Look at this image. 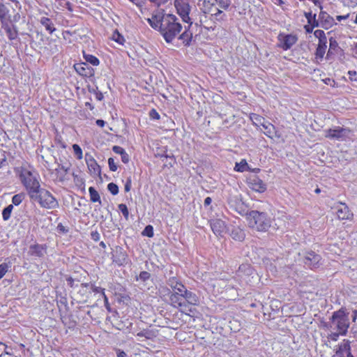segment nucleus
Returning <instances> with one entry per match:
<instances>
[{
	"mask_svg": "<svg viewBox=\"0 0 357 357\" xmlns=\"http://www.w3.org/2000/svg\"><path fill=\"white\" fill-rule=\"evenodd\" d=\"M160 26V34L167 43H171L182 30L178 18L172 14H163Z\"/></svg>",
	"mask_w": 357,
	"mask_h": 357,
	"instance_id": "f257e3e1",
	"label": "nucleus"
},
{
	"mask_svg": "<svg viewBox=\"0 0 357 357\" xmlns=\"http://www.w3.org/2000/svg\"><path fill=\"white\" fill-rule=\"evenodd\" d=\"M242 216H245L249 227L258 231H266L271 227V220L266 213L258 211H239Z\"/></svg>",
	"mask_w": 357,
	"mask_h": 357,
	"instance_id": "f03ea898",
	"label": "nucleus"
},
{
	"mask_svg": "<svg viewBox=\"0 0 357 357\" xmlns=\"http://www.w3.org/2000/svg\"><path fill=\"white\" fill-rule=\"evenodd\" d=\"M330 320L333 324L334 330L340 331L342 336L347 334L350 321L349 312L346 307H341L340 310L333 312Z\"/></svg>",
	"mask_w": 357,
	"mask_h": 357,
	"instance_id": "7ed1b4c3",
	"label": "nucleus"
},
{
	"mask_svg": "<svg viewBox=\"0 0 357 357\" xmlns=\"http://www.w3.org/2000/svg\"><path fill=\"white\" fill-rule=\"evenodd\" d=\"M30 199L38 203L40 207L46 209H55L59 207L57 199L45 188H39L30 197Z\"/></svg>",
	"mask_w": 357,
	"mask_h": 357,
	"instance_id": "20e7f679",
	"label": "nucleus"
},
{
	"mask_svg": "<svg viewBox=\"0 0 357 357\" xmlns=\"http://www.w3.org/2000/svg\"><path fill=\"white\" fill-rule=\"evenodd\" d=\"M20 177L29 197L40 188V185L36 176L31 171L23 168Z\"/></svg>",
	"mask_w": 357,
	"mask_h": 357,
	"instance_id": "39448f33",
	"label": "nucleus"
},
{
	"mask_svg": "<svg viewBox=\"0 0 357 357\" xmlns=\"http://www.w3.org/2000/svg\"><path fill=\"white\" fill-rule=\"evenodd\" d=\"M350 132L351 130L349 128L337 126L327 130L326 137L330 139L343 141L349 137Z\"/></svg>",
	"mask_w": 357,
	"mask_h": 357,
	"instance_id": "423d86ee",
	"label": "nucleus"
},
{
	"mask_svg": "<svg viewBox=\"0 0 357 357\" xmlns=\"http://www.w3.org/2000/svg\"><path fill=\"white\" fill-rule=\"evenodd\" d=\"M174 6L183 22L187 23L192 22L189 17L190 6L187 0H175Z\"/></svg>",
	"mask_w": 357,
	"mask_h": 357,
	"instance_id": "0eeeda50",
	"label": "nucleus"
},
{
	"mask_svg": "<svg viewBox=\"0 0 357 357\" xmlns=\"http://www.w3.org/2000/svg\"><path fill=\"white\" fill-rule=\"evenodd\" d=\"M352 342L347 339H344L339 343L335 349V354L337 357H355L351 352Z\"/></svg>",
	"mask_w": 357,
	"mask_h": 357,
	"instance_id": "6e6552de",
	"label": "nucleus"
},
{
	"mask_svg": "<svg viewBox=\"0 0 357 357\" xmlns=\"http://www.w3.org/2000/svg\"><path fill=\"white\" fill-rule=\"evenodd\" d=\"M249 188L252 190L262 193L266 190V184L257 175H250L247 178Z\"/></svg>",
	"mask_w": 357,
	"mask_h": 357,
	"instance_id": "1a4fd4ad",
	"label": "nucleus"
},
{
	"mask_svg": "<svg viewBox=\"0 0 357 357\" xmlns=\"http://www.w3.org/2000/svg\"><path fill=\"white\" fill-rule=\"evenodd\" d=\"M113 262L118 266H123L128 262V256L126 250L120 246H116L112 255Z\"/></svg>",
	"mask_w": 357,
	"mask_h": 357,
	"instance_id": "9d476101",
	"label": "nucleus"
},
{
	"mask_svg": "<svg viewBox=\"0 0 357 357\" xmlns=\"http://www.w3.org/2000/svg\"><path fill=\"white\" fill-rule=\"evenodd\" d=\"M297 37L291 34H280L278 40L280 44L278 46L284 50L290 49L297 41Z\"/></svg>",
	"mask_w": 357,
	"mask_h": 357,
	"instance_id": "9b49d317",
	"label": "nucleus"
},
{
	"mask_svg": "<svg viewBox=\"0 0 357 357\" xmlns=\"http://www.w3.org/2000/svg\"><path fill=\"white\" fill-rule=\"evenodd\" d=\"M333 209L335 210V213L339 220H349L353 216L349 207L344 203H337V205L333 207Z\"/></svg>",
	"mask_w": 357,
	"mask_h": 357,
	"instance_id": "f8f14e48",
	"label": "nucleus"
},
{
	"mask_svg": "<svg viewBox=\"0 0 357 357\" xmlns=\"http://www.w3.org/2000/svg\"><path fill=\"white\" fill-rule=\"evenodd\" d=\"M75 71L82 77H91L94 76V69L89 66L87 63L80 62L74 65Z\"/></svg>",
	"mask_w": 357,
	"mask_h": 357,
	"instance_id": "ddd939ff",
	"label": "nucleus"
},
{
	"mask_svg": "<svg viewBox=\"0 0 357 357\" xmlns=\"http://www.w3.org/2000/svg\"><path fill=\"white\" fill-rule=\"evenodd\" d=\"M188 27H185V31L178 36V39L181 40L185 47H189L193 38V22H188Z\"/></svg>",
	"mask_w": 357,
	"mask_h": 357,
	"instance_id": "4468645a",
	"label": "nucleus"
},
{
	"mask_svg": "<svg viewBox=\"0 0 357 357\" xmlns=\"http://www.w3.org/2000/svg\"><path fill=\"white\" fill-rule=\"evenodd\" d=\"M183 298H184V304L185 306H183L184 310H189L191 312L190 309H188L189 305H197L199 304V298L198 296L190 291H187L183 294Z\"/></svg>",
	"mask_w": 357,
	"mask_h": 357,
	"instance_id": "2eb2a0df",
	"label": "nucleus"
},
{
	"mask_svg": "<svg viewBox=\"0 0 357 357\" xmlns=\"http://www.w3.org/2000/svg\"><path fill=\"white\" fill-rule=\"evenodd\" d=\"M212 231L216 236H222L226 230L225 222L220 219H213L210 221Z\"/></svg>",
	"mask_w": 357,
	"mask_h": 357,
	"instance_id": "dca6fc26",
	"label": "nucleus"
},
{
	"mask_svg": "<svg viewBox=\"0 0 357 357\" xmlns=\"http://www.w3.org/2000/svg\"><path fill=\"white\" fill-rule=\"evenodd\" d=\"M321 259V257L319 255L311 251L306 254L304 257L303 262L311 268H314L319 264Z\"/></svg>",
	"mask_w": 357,
	"mask_h": 357,
	"instance_id": "f3484780",
	"label": "nucleus"
},
{
	"mask_svg": "<svg viewBox=\"0 0 357 357\" xmlns=\"http://www.w3.org/2000/svg\"><path fill=\"white\" fill-rule=\"evenodd\" d=\"M85 160L88 167V169L91 173L95 175H100L101 172L100 167L97 163L96 160L89 154L86 153L85 155Z\"/></svg>",
	"mask_w": 357,
	"mask_h": 357,
	"instance_id": "a211bd4d",
	"label": "nucleus"
},
{
	"mask_svg": "<svg viewBox=\"0 0 357 357\" xmlns=\"http://www.w3.org/2000/svg\"><path fill=\"white\" fill-rule=\"evenodd\" d=\"M29 255L31 256L43 257L46 253V245L34 244L29 246Z\"/></svg>",
	"mask_w": 357,
	"mask_h": 357,
	"instance_id": "6ab92c4d",
	"label": "nucleus"
},
{
	"mask_svg": "<svg viewBox=\"0 0 357 357\" xmlns=\"http://www.w3.org/2000/svg\"><path fill=\"white\" fill-rule=\"evenodd\" d=\"M169 301H170V303L171 305L174 307H181V311L183 312L184 310H183V306H185V304H184V298H183V296H180V295H178L175 293H171L170 296H169Z\"/></svg>",
	"mask_w": 357,
	"mask_h": 357,
	"instance_id": "aec40b11",
	"label": "nucleus"
},
{
	"mask_svg": "<svg viewBox=\"0 0 357 357\" xmlns=\"http://www.w3.org/2000/svg\"><path fill=\"white\" fill-rule=\"evenodd\" d=\"M163 14L164 13H158L157 15H153L151 18L148 20L150 26L154 29L158 30L159 32H160V24L162 20H163Z\"/></svg>",
	"mask_w": 357,
	"mask_h": 357,
	"instance_id": "412c9836",
	"label": "nucleus"
},
{
	"mask_svg": "<svg viewBox=\"0 0 357 357\" xmlns=\"http://www.w3.org/2000/svg\"><path fill=\"white\" fill-rule=\"evenodd\" d=\"M319 19L321 21L322 27L325 29H328L333 24L334 20L332 17H331L327 13L321 11L319 15Z\"/></svg>",
	"mask_w": 357,
	"mask_h": 357,
	"instance_id": "4be33fe9",
	"label": "nucleus"
},
{
	"mask_svg": "<svg viewBox=\"0 0 357 357\" xmlns=\"http://www.w3.org/2000/svg\"><path fill=\"white\" fill-rule=\"evenodd\" d=\"M229 234L234 240L238 241H243L245 236L244 231L239 227H233Z\"/></svg>",
	"mask_w": 357,
	"mask_h": 357,
	"instance_id": "5701e85b",
	"label": "nucleus"
},
{
	"mask_svg": "<svg viewBox=\"0 0 357 357\" xmlns=\"http://www.w3.org/2000/svg\"><path fill=\"white\" fill-rule=\"evenodd\" d=\"M3 28L4 29L9 40H13L17 38L18 33L15 25L10 26L8 24H6L3 26Z\"/></svg>",
	"mask_w": 357,
	"mask_h": 357,
	"instance_id": "b1692460",
	"label": "nucleus"
},
{
	"mask_svg": "<svg viewBox=\"0 0 357 357\" xmlns=\"http://www.w3.org/2000/svg\"><path fill=\"white\" fill-rule=\"evenodd\" d=\"M40 23L45 27V29L50 33H52L56 31V28L54 27L52 21L48 17H42L40 20Z\"/></svg>",
	"mask_w": 357,
	"mask_h": 357,
	"instance_id": "393cba45",
	"label": "nucleus"
},
{
	"mask_svg": "<svg viewBox=\"0 0 357 357\" xmlns=\"http://www.w3.org/2000/svg\"><path fill=\"white\" fill-rule=\"evenodd\" d=\"M218 0H204L203 7L202 8L203 13L205 14L212 13L214 10V6L217 4Z\"/></svg>",
	"mask_w": 357,
	"mask_h": 357,
	"instance_id": "a878e982",
	"label": "nucleus"
},
{
	"mask_svg": "<svg viewBox=\"0 0 357 357\" xmlns=\"http://www.w3.org/2000/svg\"><path fill=\"white\" fill-rule=\"evenodd\" d=\"M340 47L338 45L337 42L335 38L331 37L329 39V49L326 55V58L328 59L331 54H333L335 53H337Z\"/></svg>",
	"mask_w": 357,
	"mask_h": 357,
	"instance_id": "bb28decb",
	"label": "nucleus"
},
{
	"mask_svg": "<svg viewBox=\"0 0 357 357\" xmlns=\"http://www.w3.org/2000/svg\"><path fill=\"white\" fill-rule=\"evenodd\" d=\"M305 17L307 20V23L312 26V27L319 26V21L316 19V14H312V12L305 13Z\"/></svg>",
	"mask_w": 357,
	"mask_h": 357,
	"instance_id": "cd10ccee",
	"label": "nucleus"
},
{
	"mask_svg": "<svg viewBox=\"0 0 357 357\" xmlns=\"http://www.w3.org/2000/svg\"><path fill=\"white\" fill-rule=\"evenodd\" d=\"M83 56L86 61L85 63H87L88 64L91 63V65H93L94 66H97L100 63L99 59L93 55L86 54L85 52H84Z\"/></svg>",
	"mask_w": 357,
	"mask_h": 357,
	"instance_id": "c85d7f7f",
	"label": "nucleus"
},
{
	"mask_svg": "<svg viewBox=\"0 0 357 357\" xmlns=\"http://www.w3.org/2000/svg\"><path fill=\"white\" fill-rule=\"evenodd\" d=\"M89 192L90 195V200L92 202H98L100 204H101L100 197L98 191L93 187H90L89 188Z\"/></svg>",
	"mask_w": 357,
	"mask_h": 357,
	"instance_id": "c756f323",
	"label": "nucleus"
},
{
	"mask_svg": "<svg viewBox=\"0 0 357 357\" xmlns=\"http://www.w3.org/2000/svg\"><path fill=\"white\" fill-rule=\"evenodd\" d=\"M234 169L236 172H243L244 171H246L248 169H250V167L248 166V164L247 163L245 160H242L240 162H236Z\"/></svg>",
	"mask_w": 357,
	"mask_h": 357,
	"instance_id": "7c9ffc66",
	"label": "nucleus"
},
{
	"mask_svg": "<svg viewBox=\"0 0 357 357\" xmlns=\"http://www.w3.org/2000/svg\"><path fill=\"white\" fill-rule=\"evenodd\" d=\"M252 272V268L250 265L247 264H243L239 266L238 269V273H243L245 275H251Z\"/></svg>",
	"mask_w": 357,
	"mask_h": 357,
	"instance_id": "2f4dec72",
	"label": "nucleus"
},
{
	"mask_svg": "<svg viewBox=\"0 0 357 357\" xmlns=\"http://www.w3.org/2000/svg\"><path fill=\"white\" fill-rule=\"evenodd\" d=\"M263 128H264V134L270 137H273V135L275 133V127L273 124L268 123V124H262Z\"/></svg>",
	"mask_w": 357,
	"mask_h": 357,
	"instance_id": "473e14b6",
	"label": "nucleus"
},
{
	"mask_svg": "<svg viewBox=\"0 0 357 357\" xmlns=\"http://www.w3.org/2000/svg\"><path fill=\"white\" fill-rule=\"evenodd\" d=\"M112 39L120 45H123L126 41L124 37L117 30L114 31Z\"/></svg>",
	"mask_w": 357,
	"mask_h": 357,
	"instance_id": "72a5a7b5",
	"label": "nucleus"
},
{
	"mask_svg": "<svg viewBox=\"0 0 357 357\" xmlns=\"http://www.w3.org/2000/svg\"><path fill=\"white\" fill-rule=\"evenodd\" d=\"M13 209V205L9 204L6 207H5L2 211V217L3 220H8L10 218V214Z\"/></svg>",
	"mask_w": 357,
	"mask_h": 357,
	"instance_id": "f704fd0d",
	"label": "nucleus"
},
{
	"mask_svg": "<svg viewBox=\"0 0 357 357\" xmlns=\"http://www.w3.org/2000/svg\"><path fill=\"white\" fill-rule=\"evenodd\" d=\"M9 13L8 8L6 7V6L4 4V3L2 1L0 3V20L3 21L5 20Z\"/></svg>",
	"mask_w": 357,
	"mask_h": 357,
	"instance_id": "c9c22d12",
	"label": "nucleus"
},
{
	"mask_svg": "<svg viewBox=\"0 0 357 357\" xmlns=\"http://www.w3.org/2000/svg\"><path fill=\"white\" fill-rule=\"evenodd\" d=\"M215 12L212 13L211 15L215 17V20L224 21L226 20V15L219 8H215Z\"/></svg>",
	"mask_w": 357,
	"mask_h": 357,
	"instance_id": "e433bc0d",
	"label": "nucleus"
},
{
	"mask_svg": "<svg viewBox=\"0 0 357 357\" xmlns=\"http://www.w3.org/2000/svg\"><path fill=\"white\" fill-rule=\"evenodd\" d=\"M25 195L24 193H19L15 195L12 198L13 205L18 206L20 205L22 201L24 199Z\"/></svg>",
	"mask_w": 357,
	"mask_h": 357,
	"instance_id": "4c0bfd02",
	"label": "nucleus"
},
{
	"mask_svg": "<svg viewBox=\"0 0 357 357\" xmlns=\"http://www.w3.org/2000/svg\"><path fill=\"white\" fill-rule=\"evenodd\" d=\"M188 291L186 287L182 284L179 283L178 287H176L174 290L173 293H175L180 296H183V294Z\"/></svg>",
	"mask_w": 357,
	"mask_h": 357,
	"instance_id": "58836bf2",
	"label": "nucleus"
},
{
	"mask_svg": "<svg viewBox=\"0 0 357 357\" xmlns=\"http://www.w3.org/2000/svg\"><path fill=\"white\" fill-rule=\"evenodd\" d=\"M142 234L143 236H147L149 238L153 237V234H154L153 226H151L150 225L146 226Z\"/></svg>",
	"mask_w": 357,
	"mask_h": 357,
	"instance_id": "ea45409f",
	"label": "nucleus"
},
{
	"mask_svg": "<svg viewBox=\"0 0 357 357\" xmlns=\"http://www.w3.org/2000/svg\"><path fill=\"white\" fill-rule=\"evenodd\" d=\"M151 278V274L147 271H142L138 276H136V280L146 282Z\"/></svg>",
	"mask_w": 357,
	"mask_h": 357,
	"instance_id": "a19ab883",
	"label": "nucleus"
},
{
	"mask_svg": "<svg viewBox=\"0 0 357 357\" xmlns=\"http://www.w3.org/2000/svg\"><path fill=\"white\" fill-rule=\"evenodd\" d=\"M326 48L317 46L315 52L316 59L321 60L326 53Z\"/></svg>",
	"mask_w": 357,
	"mask_h": 357,
	"instance_id": "79ce46f5",
	"label": "nucleus"
},
{
	"mask_svg": "<svg viewBox=\"0 0 357 357\" xmlns=\"http://www.w3.org/2000/svg\"><path fill=\"white\" fill-rule=\"evenodd\" d=\"M118 208L119 211L122 213L125 219L128 220L129 217V211L127 206L125 204H119Z\"/></svg>",
	"mask_w": 357,
	"mask_h": 357,
	"instance_id": "37998d69",
	"label": "nucleus"
},
{
	"mask_svg": "<svg viewBox=\"0 0 357 357\" xmlns=\"http://www.w3.org/2000/svg\"><path fill=\"white\" fill-rule=\"evenodd\" d=\"M107 190L111 192L113 195H116L119 193V187L114 183H109L107 185Z\"/></svg>",
	"mask_w": 357,
	"mask_h": 357,
	"instance_id": "c03bdc74",
	"label": "nucleus"
},
{
	"mask_svg": "<svg viewBox=\"0 0 357 357\" xmlns=\"http://www.w3.org/2000/svg\"><path fill=\"white\" fill-rule=\"evenodd\" d=\"M217 4H218L220 8L227 10L231 4L230 0H218Z\"/></svg>",
	"mask_w": 357,
	"mask_h": 357,
	"instance_id": "a18cd8bd",
	"label": "nucleus"
},
{
	"mask_svg": "<svg viewBox=\"0 0 357 357\" xmlns=\"http://www.w3.org/2000/svg\"><path fill=\"white\" fill-rule=\"evenodd\" d=\"M73 149L75 153V155H76L77 158L80 160L82 158V151L80 146L78 144H73Z\"/></svg>",
	"mask_w": 357,
	"mask_h": 357,
	"instance_id": "49530a36",
	"label": "nucleus"
},
{
	"mask_svg": "<svg viewBox=\"0 0 357 357\" xmlns=\"http://www.w3.org/2000/svg\"><path fill=\"white\" fill-rule=\"evenodd\" d=\"M10 266L6 263L0 264V279H1L8 272Z\"/></svg>",
	"mask_w": 357,
	"mask_h": 357,
	"instance_id": "de8ad7c7",
	"label": "nucleus"
},
{
	"mask_svg": "<svg viewBox=\"0 0 357 357\" xmlns=\"http://www.w3.org/2000/svg\"><path fill=\"white\" fill-rule=\"evenodd\" d=\"M179 283L181 282H178L175 277L170 278L167 281V284L172 289V290L178 287Z\"/></svg>",
	"mask_w": 357,
	"mask_h": 357,
	"instance_id": "09e8293b",
	"label": "nucleus"
},
{
	"mask_svg": "<svg viewBox=\"0 0 357 357\" xmlns=\"http://www.w3.org/2000/svg\"><path fill=\"white\" fill-rule=\"evenodd\" d=\"M151 331L149 330H143L139 333H137V336L138 337H144L146 339H151Z\"/></svg>",
	"mask_w": 357,
	"mask_h": 357,
	"instance_id": "8fccbe9b",
	"label": "nucleus"
},
{
	"mask_svg": "<svg viewBox=\"0 0 357 357\" xmlns=\"http://www.w3.org/2000/svg\"><path fill=\"white\" fill-rule=\"evenodd\" d=\"M149 116L150 119L153 120H159L160 118V114L155 109H152L150 110Z\"/></svg>",
	"mask_w": 357,
	"mask_h": 357,
	"instance_id": "3c124183",
	"label": "nucleus"
},
{
	"mask_svg": "<svg viewBox=\"0 0 357 357\" xmlns=\"http://www.w3.org/2000/svg\"><path fill=\"white\" fill-rule=\"evenodd\" d=\"M108 165H109V169L112 172H116L117 170V165L114 162V160L112 158H109L108 159Z\"/></svg>",
	"mask_w": 357,
	"mask_h": 357,
	"instance_id": "603ef678",
	"label": "nucleus"
},
{
	"mask_svg": "<svg viewBox=\"0 0 357 357\" xmlns=\"http://www.w3.org/2000/svg\"><path fill=\"white\" fill-rule=\"evenodd\" d=\"M56 230L59 233L61 234H67L68 232V229L63 225L62 223H59L56 227Z\"/></svg>",
	"mask_w": 357,
	"mask_h": 357,
	"instance_id": "864d4df0",
	"label": "nucleus"
},
{
	"mask_svg": "<svg viewBox=\"0 0 357 357\" xmlns=\"http://www.w3.org/2000/svg\"><path fill=\"white\" fill-rule=\"evenodd\" d=\"M340 331H335L332 332L331 334L328 335V338L331 339L333 341H337L339 336L341 335V333H340Z\"/></svg>",
	"mask_w": 357,
	"mask_h": 357,
	"instance_id": "5fc2aeb1",
	"label": "nucleus"
},
{
	"mask_svg": "<svg viewBox=\"0 0 357 357\" xmlns=\"http://www.w3.org/2000/svg\"><path fill=\"white\" fill-rule=\"evenodd\" d=\"M348 75L351 81L357 82V70H349Z\"/></svg>",
	"mask_w": 357,
	"mask_h": 357,
	"instance_id": "6e6d98bb",
	"label": "nucleus"
},
{
	"mask_svg": "<svg viewBox=\"0 0 357 357\" xmlns=\"http://www.w3.org/2000/svg\"><path fill=\"white\" fill-rule=\"evenodd\" d=\"M314 35L316 38H317L319 40L321 38H326V34L324 33V31L322 30H320V29H318V30H316L314 32Z\"/></svg>",
	"mask_w": 357,
	"mask_h": 357,
	"instance_id": "4d7b16f0",
	"label": "nucleus"
},
{
	"mask_svg": "<svg viewBox=\"0 0 357 357\" xmlns=\"http://www.w3.org/2000/svg\"><path fill=\"white\" fill-rule=\"evenodd\" d=\"M132 185V180L130 177L127 178L126 182L125 183L124 190L126 192H129L131 189Z\"/></svg>",
	"mask_w": 357,
	"mask_h": 357,
	"instance_id": "13d9d810",
	"label": "nucleus"
},
{
	"mask_svg": "<svg viewBox=\"0 0 357 357\" xmlns=\"http://www.w3.org/2000/svg\"><path fill=\"white\" fill-rule=\"evenodd\" d=\"M322 326L324 328L327 330H334L333 324H332V321L330 319L328 322H322Z\"/></svg>",
	"mask_w": 357,
	"mask_h": 357,
	"instance_id": "bf43d9fd",
	"label": "nucleus"
},
{
	"mask_svg": "<svg viewBox=\"0 0 357 357\" xmlns=\"http://www.w3.org/2000/svg\"><path fill=\"white\" fill-rule=\"evenodd\" d=\"M112 151L116 153V154H119L121 155V154L125 152L126 151L121 146H114L112 147Z\"/></svg>",
	"mask_w": 357,
	"mask_h": 357,
	"instance_id": "052dcab7",
	"label": "nucleus"
},
{
	"mask_svg": "<svg viewBox=\"0 0 357 357\" xmlns=\"http://www.w3.org/2000/svg\"><path fill=\"white\" fill-rule=\"evenodd\" d=\"M91 238L94 241H98L100 240V234L98 233V231H91Z\"/></svg>",
	"mask_w": 357,
	"mask_h": 357,
	"instance_id": "680f3d73",
	"label": "nucleus"
},
{
	"mask_svg": "<svg viewBox=\"0 0 357 357\" xmlns=\"http://www.w3.org/2000/svg\"><path fill=\"white\" fill-rule=\"evenodd\" d=\"M121 160L123 163L125 164H127L128 163L129 160H130V158H129V155L125 151L123 152L121 155Z\"/></svg>",
	"mask_w": 357,
	"mask_h": 357,
	"instance_id": "e2e57ef3",
	"label": "nucleus"
},
{
	"mask_svg": "<svg viewBox=\"0 0 357 357\" xmlns=\"http://www.w3.org/2000/svg\"><path fill=\"white\" fill-rule=\"evenodd\" d=\"M69 168L68 167H66L65 166L62 165L61 167V170L63 171V173H60V175H61V178H60V181H63V178L66 175V174L68 172Z\"/></svg>",
	"mask_w": 357,
	"mask_h": 357,
	"instance_id": "0e129e2a",
	"label": "nucleus"
},
{
	"mask_svg": "<svg viewBox=\"0 0 357 357\" xmlns=\"http://www.w3.org/2000/svg\"><path fill=\"white\" fill-rule=\"evenodd\" d=\"M6 165H8L7 158L6 155L3 154L1 158H0V169Z\"/></svg>",
	"mask_w": 357,
	"mask_h": 357,
	"instance_id": "69168bd1",
	"label": "nucleus"
},
{
	"mask_svg": "<svg viewBox=\"0 0 357 357\" xmlns=\"http://www.w3.org/2000/svg\"><path fill=\"white\" fill-rule=\"evenodd\" d=\"M326 44H327V38L326 37V38H324L322 39L320 38L319 40V43H318L317 46L324 47L326 48L327 47Z\"/></svg>",
	"mask_w": 357,
	"mask_h": 357,
	"instance_id": "338daca9",
	"label": "nucleus"
},
{
	"mask_svg": "<svg viewBox=\"0 0 357 357\" xmlns=\"http://www.w3.org/2000/svg\"><path fill=\"white\" fill-rule=\"evenodd\" d=\"M116 354L117 357H128L127 354L120 349H116Z\"/></svg>",
	"mask_w": 357,
	"mask_h": 357,
	"instance_id": "774afa93",
	"label": "nucleus"
}]
</instances>
